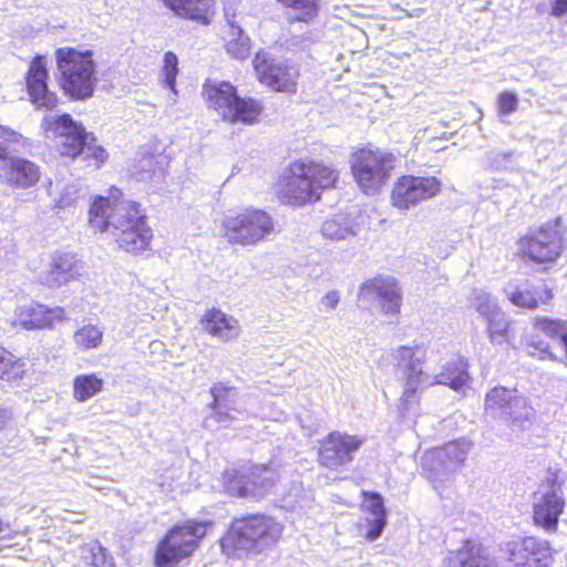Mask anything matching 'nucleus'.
<instances>
[{"label": "nucleus", "instance_id": "13", "mask_svg": "<svg viewBox=\"0 0 567 567\" xmlns=\"http://www.w3.org/2000/svg\"><path fill=\"white\" fill-rule=\"evenodd\" d=\"M41 127L58 140L55 148L59 155L70 161L81 157L91 133L69 113L43 117Z\"/></svg>", "mask_w": 567, "mask_h": 567}, {"label": "nucleus", "instance_id": "3", "mask_svg": "<svg viewBox=\"0 0 567 567\" xmlns=\"http://www.w3.org/2000/svg\"><path fill=\"white\" fill-rule=\"evenodd\" d=\"M284 526L265 513L234 517L219 539L221 553L235 556L240 551L261 553L276 546L282 537Z\"/></svg>", "mask_w": 567, "mask_h": 567}, {"label": "nucleus", "instance_id": "21", "mask_svg": "<svg viewBox=\"0 0 567 567\" xmlns=\"http://www.w3.org/2000/svg\"><path fill=\"white\" fill-rule=\"evenodd\" d=\"M17 323L24 330H52L68 319L65 308L33 301L16 309Z\"/></svg>", "mask_w": 567, "mask_h": 567}, {"label": "nucleus", "instance_id": "25", "mask_svg": "<svg viewBox=\"0 0 567 567\" xmlns=\"http://www.w3.org/2000/svg\"><path fill=\"white\" fill-rule=\"evenodd\" d=\"M175 17L202 27L210 25L217 16V0H159Z\"/></svg>", "mask_w": 567, "mask_h": 567}, {"label": "nucleus", "instance_id": "23", "mask_svg": "<svg viewBox=\"0 0 567 567\" xmlns=\"http://www.w3.org/2000/svg\"><path fill=\"white\" fill-rule=\"evenodd\" d=\"M81 261L71 251H54L50 255L48 268L41 284L50 289L65 286L81 277Z\"/></svg>", "mask_w": 567, "mask_h": 567}, {"label": "nucleus", "instance_id": "40", "mask_svg": "<svg viewBox=\"0 0 567 567\" xmlns=\"http://www.w3.org/2000/svg\"><path fill=\"white\" fill-rule=\"evenodd\" d=\"M75 346L87 351L97 348L103 341V331L95 324H84L73 334Z\"/></svg>", "mask_w": 567, "mask_h": 567}, {"label": "nucleus", "instance_id": "22", "mask_svg": "<svg viewBox=\"0 0 567 567\" xmlns=\"http://www.w3.org/2000/svg\"><path fill=\"white\" fill-rule=\"evenodd\" d=\"M171 157L156 145L142 146L128 165L130 175L140 181L148 182L166 175Z\"/></svg>", "mask_w": 567, "mask_h": 567}, {"label": "nucleus", "instance_id": "16", "mask_svg": "<svg viewBox=\"0 0 567 567\" xmlns=\"http://www.w3.org/2000/svg\"><path fill=\"white\" fill-rule=\"evenodd\" d=\"M24 89L32 105L40 110L52 111L60 104L58 93L50 87V71L47 56H32L24 73Z\"/></svg>", "mask_w": 567, "mask_h": 567}, {"label": "nucleus", "instance_id": "28", "mask_svg": "<svg viewBox=\"0 0 567 567\" xmlns=\"http://www.w3.org/2000/svg\"><path fill=\"white\" fill-rule=\"evenodd\" d=\"M30 374L25 359L0 342V381L8 385H20Z\"/></svg>", "mask_w": 567, "mask_h": 567}, {"label": "nucleus", "instance_id": "41", "mask_svg": "<svg viewBox=\"0 0 567 567\" xmlns=\"http://www.w3.org/2000/svg\"><path fill=\"white\" fill-rule=\"evenodd\" d=\"M533 326L536 330L550 339L559 338L563 344V336L567 332V321L560 318L538 316L534 319Z\"/></svg>", "mask_w": 567, "mask_h": 567}, {"label": "nucleus", "instance_id": "45", "mask_svg": "<svg viewBox=\"0 0 567 567\" xmlns=\"http://www.w3.org/2000/svg\"><path fill=\"white\" fill-rule=\"evenodd\" d=\"M497 112L501 115H507L515 112L518 107V96L513 91H502L497 96Z\"/></svg>", "mask_w": 567, "mask_h": 567}, {"label": "nucleus", "instance_id": "49", "mask_svg": "<svg viewBox=\"0 0 567 567\" xmlns=\"http://www.w3.org/2000/svg\"><path fill=\"white\" fill-rule=\"evenodd\" d=\"M12 420V413L10 409L0 406V431L6 430Z\"/></svg>", "mask_w": 567, "mask_h": 567}, {"label": "nucleus", "instance_id": "46", "mask_svg": "<svg viewBox=\"0 0 567 567\" xmlns=\"http://www.w3.org/2000/svg\"><path fill=\"white\" fill-rule=\"evenodd\" d=\"M529 353L532 355H537L540 359H550L555 360L556 355L553 352V347L549 342L544 340L530 341L528 343Z\"/></svg>", "mask_w": 567, "mask_h": 567}, {"label": "nucleus", "instance_id": "37", "mask_svg": "<svg viewBox=\"0 0 567 567\" xmlns=\"http://www.w3.org/2000/svg\"><path fill=\"white\" fill-rule=\"evenodd\" d=\"M103 383L95 373L78 375L73 381V396L79 402H84L102 391Z\"/></svg>", "mask_w": 567, "mask_h": 567}, {"label": "nucleus", "instance_id": "35", "mask_svg": "<svg viewBox=\"0 0 567 567\" xmlns=\"http://www.w3.org/2000/svg\"><path fill=\"white\" fill-rule=\"evenodd\" d=\"M457 451L458 446L453 442L432 447L425 451L422 458V466L424 470L433 472L436 467L445 466L447 463L452 462Z\"/></svg>", "mask_w": 567, "mask_h": 567}, {"label": "nucleus", "instance_id": "11", "mask_svg": "<svg viewBox=\"0 0 567 567\" xmlns=\"http://www.w3.org/2000/svg\"><path fill=\"white\" fill-rule=\"evenodd\" d=\"M252 69L260 85L274 93L293 96L299 92L301 68L290 58H278L266 51L255 53Z\"/></svg>", "mask_w": 567, "mask_h": 567}, {"label": "nucleus", "instance_id": "34", "mask_svg": "<svg viewBox=\"0 0 567 567\" xmlns=\"http://www.w3.org/2000/svg\"><path fill=\"white\" fill-rule=\"evenodd\" d=\"M276 2L292 13V22L308 23L318 17L320 10V0H276Z\"/></svg>", "mask_w": 567, "mask_h": 567}, {"label": "nucleus", "instance_id": "7", "mask_svg": "<svg viewBox=\"0 0 567 567\" xmlns=\"http://www.w3.org/2000/svg\"><path fill=\"white\" fill-rule=\"evenodd\" d=\"M203 99L223 122L233 125H256L265 112L262 101L254 96H240L237 86L229 81L206 80L203 84Z\"/></svg>", "mask_w": 567, "mask_h": 567}, {"label": "nucleus", "instance_id": "8", "mask_svg": "<svg viewBox=\"0 0 567 567\" xmlns=\"http://www.w3.org/2000/svg\"><path fill=\"white\" fill-rule=\"evenodd\" d=\"M395 158L372 145L354 148L349 156L354 183L365 195L378 194L390 181Z\"/></svg>", "mask_w": 567, "mask_h": 567}, {"label": "nucleus", "instance_id": "2", "mask_svg": "<svg viewBox=\"0 0 567 567\" xmlns=\"http://www.w3.org/2000/svg\"><path fill=\"white\" fill-rule=\"evenodd\" d=\"M340 169L331 162L298 158L290 162L274 184L280 204L302 207L321 200L326 190L340 184Z\"/></svg>", "mask_w": 567, "mask_h": 567}, {"label": "nucleus", "instance_id": "20", "mask_svg": "<svg viewBox=\"0 0 567 567\" xmlns=\"http://www.w3.org/2000/svg\"><path fill=\"white\" fill-rule=\"evenodd\" d=\"M506 296L513 306L535 310L550 305L554 290L544 278L526 279L506 290Z\"/></svg>", "mask_w": 567, "mask_h": 567}, {"label": "nucleus", "instance_id": "14", "mask_svg": "<svg viewBox=\"0 0 567 567\" xmlns=\"http://www.w3.org/2000/svg\"><path fill=\"white\" fill-rule=\"evenodd\" d=\"M442 183L435 176L401 175L394 182L391 205L399 210H408L440 194Z\"/></svg>", "mask_w": 567, "mask_h": 567}, {"label": "nucleus", "instance_id": "27", "mask_svg": "<svg viewBox=\"0 0 567 567\" xmlns=\"http://www.w3.org/2000/svg\"><path fill=\"white\" fill-rule=\"evenodd\" d=\"M476 309L485 318L487 333L493 342L501 343L509 340L513 332L512 321L496 303L485 299L477 303Z\"/></svg>", "mask_w": 567, "mask_h": 567}, {"label": "nucleus", "instance_id": "30", "mask_svg": "<svg viewBox=\"0 0 567 567\" xmlns=\"http://www.w3.org/2000/svg\"><path fill=\"white\" fill-rule=\"evenodd\" d=\"M361 498L365 503L362 509L374 516V519L368 523L367 538L370 540L377 539L385 524H386V509L383 503V497L377 492L362 491Z\"/></svg>", "mask_w": 567, "mask_h": 567}, {"label": "nucleus", "instance_id": "38", "mask_svg": "<svg viewBox=\"0 0 567 567\" xmlns=\"http://www.w3.org/2000/svg\"><path fill=\"white\" fill-rule=\"evenodd\" d=\"M81 156L85 165L94 169L102 168L110 158L109 152L103 145L99 144L96 136L92 132L87 137L85 148Z\"/></svg>", "mask_w": 567, "mask_h": 567}, {"label": "nucleus", "instance_id": "29", "mask_svg": "<svg viewBox=\"0 0 567 567\" xmlns=\"http://www.w3.org/2000/svg\"><path fill=\"white\" fill-rule=\"evenodd\" d=\"M519 402L518 396L513 390L505 386H494L491 389L484 400V410L487 414L493 417L496 416H508L513 417L512 409Z\"/></svg>", "mask_w": 567, "mask_h": 567}, {"label": "nucleus", "instance_id": "42", "mask_svg": "<svg viewBox=\"0 0 567 567\" xmlns=\"http://www.w3.org/2000/svg\"><path fill=\"white\" fill-rule=\"evenodd\" d=\"M350 231V224L343 214H336L327 218L321 226L322 235L329 239H343Z\"/></svg>", "mask_w": 567, "mask_h": 567}, {"label": "nucleus", "instance_id": "5", "mask_svg": "<svg viewBox=\"0 0 567 567\" xmlns=\"http://www.w3.org/2000/svg\"><path fill=\"white\" fill-rule=\"evenodd\" d=\"M214 520L194 518L172 525L157 540L152 563L155 567H178L189 560L200 548L208 533L214 528Z\"/></svg>", "mask_w": 567, "mask_h": 567}, {"label": "nucleus", "instance_id": "50", "mask_svg": "<svg viewBox=\"0 0 567 567\" xmlns=\"http://www.w3.org/2000/svg\"><path fill=\"white\" fill-rule=\"evenodd\" d=\"M563 349L565 353V359L567 361V332L563 336Z\"/></svg>", "mask_w": 567, "mask_h": 567}, {"label": "nucleus", "instance_id": "47", "mask_svg": "<svg viewBox=\"0 0 567 567\" xmlns=\"http://www.w3.org/2000/svg\"><path fill=\"white\" fill-rule=\"evenodd\" d=\"M339 301H340V296H339V292L336 290H331V291L327 292L322 299L323 305L328 309H331V310L338 306Z\"/></svg>", "mask_w": 567, "mask_h": 567}, {"label": "nucleus", "instance_id": "36", "mask_svg": "<svg viewBox=\"0 0 567 567\" xmlns=\"http://www.w3.org/2000/svg\"><path fill=\"white\" fill-rule=\"evenodd\" d=\"M225 50L233 59L244 61L250 55L251 41L238 25L230 24V38L225 42Z\"/></svg>", "mask_w": 567, "mask_h": 567}, {"label": "nucleus", "instance_id": "33", "mask_svg": "<svg viewBox=\"0 0 567 567\" xmlns=\"http://www.w3.org/2000/svg\"><path fill=\"white\" fill-rule=\"evenodd\" d=\"M455 556L458 567H492L484 548L471 539L463 542L462 547L455 551Z\"/></svg>", "mask_w": 567, "mask_h": 567}, {"label": "nucleus", "instance_id": "17", "mask_svg": "<svg viewBox=\"0 0 567 567\" xmlns=\"http://www.w3.org/2000/svg\"><path fill=\"white\" fill-rule=\"evenodd\" d=\"M507 559L514 567H550L554 557L550 544L536 536H524L507 544Z\"/></svg>", "mask_w": 567, "mask_h": 567}, {"label": "nucleus", "instance_id": "48", "mask_svg": "<svg viewBox=\"0 0 567 567\" xmlns=\"http://www.w3.org/2000/svg\"><path fill=\"white\" fill-rule=\"evenodd\" d=\"M550 13L554 17H561L567 13V0H555L551 4Z\"/></svg>", "mask_w": 567, "mask_h": 567}, {"label": "nucleus", "instance_id": "18", "mask_svg": "<svg viewBox=\"0 0 567 567\" xmlns=\"http://www.w3.org/2000/svg\"><path fill=\"white\" fill-rule=\"evenodd\" d=\"M42 175L41 165L23 156L12 155L0 162V183L10 189H34Z\"/></svg>", "mask_w": 567, "mask_h": 567}, {"label": "nucleus", "instance_id": "15", "mask_svg": "<svg viewBox=\"0 0 567 567\" xmlns=\"http://www.w3.org/2000/svg\"><path fill=\"white\" fill-rule=\"evenodd\" d=\"M365 439L340 431H331L319 442L317 461L321 467L340 470L354 458Z\"/></svg>", "mask_w": 567, "mask_h": 567}, {"label": "nucleus", "instance_id": "39", "mask_svg": "<svg viewBox=\"0 0 567 567\" xmlns=\"http://www.w3.org/2000/svg\"><path fill=\"white\" fill-rule=\"evenodd\" d=\"M29 145V140L11 126L0 124V161L9 158V151Z\"/></svg>", "mask_w": 567, "mask_h": 567}, {"label": "nucleus", "instance_id": "12", "mask_svg": "<svg viewBox=\"0 0 567 567\" xmlns=\"http://www.w3.org/2000/svg\"><path fill=\"white\" fill-rule=\"evenodd\" d=\"M563 484L564 480L559 477V471L548 468L546 480L534 493L533 524L547 533L558 530L560 516L566 508Z\"/></svg>", "mask_w": 567, "mask_h": 567}, {"label": "nucleus", "instance_id": "44", "mask_svg": "<svg viewBox=\"0 0 567 567\" xmlns=\"http://www.w3.org/2000/svg\"><path fill=\"white\" fill-rule=\"evenodd\" d=\"M162 73L164 84L174 91L178 74V58L173 51L164 53Z\"/></svg>", "mask_w": 567, "mask_h": 567}, {"label": "nucleus", "instance_id": "10", "mask_svg": "<svg viewBox=\"0 0 567 567\" xmlns=\"http://www.w3.org/2000/svg\"><path fill=\"white\" fill-rule=\"evenodd\" d=\"M220 480L228 496L255 502L269 495L277 483L271 465L265 463L226 468Z\"/></svg>", "mask_w": 567, "mask_h": 567}, {"label": "nucleus", "instance_id": "26", "mask_svg": "<svg viewBox=\"0 0 567 567\" xmlns=\"http://www.w3.org/2000/svg\"><path fill=\"white\" fill-rule=\"evenodd\" d=\"M199 323L204 332L225 341L237 338L240 332L238 321L215 307L205 310L199 319Z\"/></svg>", "mask_w": 567, "mask_h": 567}, {"label": "nucleus", "instance_id": "1", "mask_svg": "<svg viewBox=\"0 0 567 567\" xmlns=\"http://www.w3.org/2000/svg\"><path fill=\"white\" fill-rule=\"evenodd\" d=\"M109 195H96L87 210L89 225L97 233L109 231L117 248L132 256H140L152 248L154 231L142 203L123 199L116 186Z\"/></svg>", "mask_w": 567, "mask_h": 567}, {"label": "nucleus", "instance_id": "24", "mask_svg": "<svg viewBox=\"0 0 567 567\" xmlns=\"http://www.w3.org/2000/svg\"><path fill=\"white\" fill-rule=\"evenodd\" d=\"M420 350L421 346L419 344L413 347L400 346L395 350V359L398 363L405 364L403 374V393L401 396L403 404H408L411 399L415 396L425 375L421 367L425 360V351H423L422 358H416V353Z\"/></svg>", "mask_w": 567, "mask_h": 567}, {"label": "nucleus", "instance_id": "43", "mask_svg": "<svg viewBox=\"0 0 567 567\" xmlns=\"http://www.w3.org/2000/svg\"><path fill=\"white\" fill-rule=\"evenodd\" d=\"M89 567H116L112 555L100 543L87 546V555L84 557Z\"/></svg>", "mask_w": 567, "mask_h": 567}, {"label": "nucleus", "instance_id": "6", "mask_svg": "<svg viewBox=\"0 0 567 567\" xmlns=\"http://www.w3.org/2000/svg\"><path fill=\"white\" fill-rule=\"evenodd\" d=\"M565 234L560 217L549 219L516 239L514 256L526 266L547 270L557 264L566 249Z\"/></svg>", "mask_w": 567, "mask_h": 567}, {"label": "nucleus", "instance_id": "31", "mask_svg": "<svg viewBox=\"0 0 567 567\" xmlns=\"http://www.w3.org/2000/svg\"><path fill=\"white\" fill-rule=\"evenodd\" d=\"M471 380L468 362L463 357L447 361L436 375V383L458 390L465 386Z\"/></svg>", "mask_w": 567, "mask_h": 567}, {"label": "nucleus", "instance_id": "4", "mask_svg": "<svg viewBox=\"0 0 567 567\" xmlns=\"http://www.w3.org/2000/svg\"><path fill=\"white\" fill-rule=\"evenodd\" d=\"M59 89L71 101H85L94 96L99 84L95 54L90 49L60 47L54 51Z\"/></svg>", "mask_w": 567, "mask_h": 567}, {"label": "nucleus", "instance_id": "9", "mask_svg": "<svg viewBox=\"0 0 567 567\" xmlns=\"http://www.w3.org/2000/svg\"><path fill=\"white\" fill-rule=\"evenodd\" d=\"M275 229L271 214L252 206L231 213L221 221V236L230 245L256 246L268 239Z\"/></svg>", "mask_w": 567, "mask_h": 567}, {"label": "nucleus", "instance_id": "19", "mask_svg": "<svg viewBox=\"0 0 567 567\" xmlns=\"http://www.w3.org/2000/svg\"><path fill=\"white\" fill-rule=\"evenodd\" d=\"M360 297H375L380 300L384 316L398 317L401 313L402 292L395 278L377 275L360 286Z\"/></svg>", "mask_w": 567, "mask_h": 567}, {"label": "nucleus", "instance_id": "32", "mask_svg": "<svg viewBox=\"0 0 567 567\" xmlns=\"http://www.w3.org/2000/svg\"><path fill=\"white\" fill-rule=\"evenodd\" d=\"M235 386L217 382L209 389V393L213 396L209 408L213 411L212 417L216 422L230 421L233 417L228 412L223 411L224 408H229L235 392Z\"/></svg>", "mask_w": 567, "mask_h": 567}]
</instances>
